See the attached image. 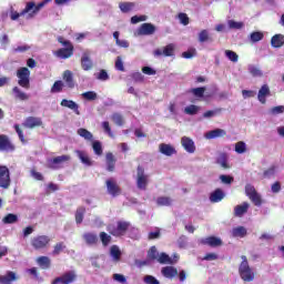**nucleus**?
I'll return each mask as SVG.
<instances>
[{
	"mask_svg": "<svg viewBox=\"0 0 284 284\" xmlns=\"http://www.w3.org/2000/svg\"><path fill=\"white\" fill-rule=\"evenodd\" d=\"M131 225L130 222L120 220L116 223L108 224L106 231L111 236L121 237L128 234Z\"/></svg>",
	"mask_w": 284,
	"mask_h": 284,
	"instance_id": "f257e3e1",
	"label": "nucleus"
},
{
	"mask_svg": "<svg viewBox=\"0 0 284 284\" xmlns=\"http://www.w3.org/2000/svg\"><path fill=\"white\" fill-rule=\"evenodd\" d=\"M270 94H271L270 85L263 84L258 90L257 100L260 101V103L265 105L267 103V97H270Z\"/></svg>",
	"mask_w": 284,
	"mask_h": 284,
	"instance_id": "6ab92c4d",
	"label": "nucleus"
},
{
	"mask_svg": "<svg viewBox=\"0 0 284 284\" xmlns=\"http://www.w3.org/2000/svg\"><path fill=\"white\" fill-rule=\"evenodd\" d=\"M227 24H229V28L231 30H241L244 26L243 22H237V21H234V20H229Z\"/></svg>",
	"mask_w": 284,
	"mask_h": 284,
	"instance_id": "bf43d9fd",
	"label": "nucleus"
},
{
	"mask_svg": "<svg viewBox=\"0 0 284 284\" xmlns=\"http://www.w3.org/2000/svg\"><path fill=\"white\" fill-rule=\"evenodd\" d=\"M82 239H84L87 245H97L99 243V236L95 233H84Z\"/></svg>",
	"mask_w": 284,
	"mask_h": 284,
	"instance_id": "7c9ffc66",
	"label": "nucleus"
},
{
	"mask_svg": "<svg viewBox=\"0 0 284 284\" xmlns=\"http://www.w3.org/2000/svg\"><path fill=\"white\" fill-rule=\"evenodd\" d=\"M201 245H209V247H221L223 240L216 236H209L200 240Z\"/></svg>",
	"mask_w": 284,
	"mask_h": 284,
	"instance_id": "dca6fc26",
	"label": "nucleus"
},
{
	"mask_svg": "<svg viewBox=\"0 0 284 284\" xmlns=\"http://www.w3.org/2000/svg\"><path fill=\"white\" fill-rule=\"evenodd\" d=\"M52 240L48 235H37L31 240L33 250H45Z\"/></svg>",
	"mask_w": 284,
	"mask_h": 284,
	"instance_id": "6e6552de",
	"label": "nucleus"
},
{
	"mask_svg": "<svg viewBox=\"0 0 284 284\" xmlns=\"http://www.w3.org/2000/svg\"><path fill=\"white\" fill-rule=\"evenodd\" d=\"M227 132L223 129H214L212 131H209L205 134V139L212 140V139H221L222 136H225Z\"/></svg>",
	"mask_w": 284,
	"mask_h": 284,
	"instance_id": "a878e982",
	"label": "nucleus"
},
{
	"mask_svg": "<svg viewBox=\"0 0 284 284\" xmlns=\"http://www.w3.org/2000/svg\"><path fill=\"white\" fill-rule=\"evenodd\" d=\"M225 57H227V59L230 61H232L233 63H236V61H239V54H236V52H234L232 50H226Z\"/></svg>",
	"mask_w": 284,
	"mask_h": 284,
	"instance_id": "e2e57ef3",
	"label": "nucleus"
},
{
	"mask_svg": "<svg viewBox=\"0 0 284 284\" xmlns=\"http://www.w3.org/2000/svg\"><path fill=\"white\" fill-rule=\"evenodd\" d=\"M30 12H26V9H23L20 13L18 11H14V10H11V13H10V19L11 21H17L19 19V17H24V14H28V19H30Z\"/></svg>",
	"mask_w": 284,
	"mask_h": 284,
	"instance_id": "8fccbe9b",
	"label": "nucleus"
},
{
	"mask_svg": "<svg viewBox=\"0 0 284 284\" xmlns=\"http://www.w3.org/2000/svg\"><path fill=\"white\" fill-rule=\"evenodd\" d=\"M235 152L237 154H245L247 152V146L245 145V142L240 141L235 144Z\"/></svg>",
	"mask_w": 284,
	"mask_h": 284,
	"instance_id": "4d7b16f0",
	"label": "nucleus"
},
{
	"mask_svg": "<svg viewBox=\"0 0 284 284\" xmlns=\"http://www.w3.org/2000/svg\"><path fill=\"white\" fill-rule=\"evenodd\" d=\"M271 114H273V116H276L277 114H283L284 113V105H277V106H273L270 110Z\"/></svg>",
	"mask_w": 284,
	"mask_h": 284,
	"instance_id": "338daca9",
	"label": "nucleus"
},
{
	"mask_svg": "<svg viewBox=\"0 0 284 284\" xmlns=\"http://www.w3.org/2000/svg\"><path fill=\"white\" fill-rule=\"evenodd\" d=\"M106 192L113 197L121 196V186L116 183V180L110 178L105 181Z\"/></svg>",
	"mask_w": 284,
	"mask_h": 284,
	"instance_id": "9b49d317",
	"label": "nucleus"
},
{
	"mask_svg": "<svg viewBox=\"0 0 284 284\" xmlns=\"http://www.w3.org/2000/svg\"><path fill=\"white\" fill-rule=\"evenodd\" d=\"M276 174V166L272 165L263 172L262 179H272Z\"/></svg>",
	"mask_w": 284,
	"mask_h": 284,
	"instance_id": "6e6d98bb",
	"label": "nucleus"
},
{
	"mask_svg": "<svg viewBox=\"0 0 284 284\" xmlns=\"http://www.w3.org/2000/svg\"><path fill=\"white\" fill-rule=\"evenodd\" d=\"M248 72L252 74V77H263V71H261V69L256 68L255 65H250Z\"/></svg>",
	"mask_w": 284,
	"mask_h": 284,
	"instance_id": "69168bd1",
	"label": "nucleus"
},
{
	"mask_svg": "<svg viewBox=\"0 0 284 284\" xmlns=\"http://www.w3.org/2000/svg\"><path fill=\"white\" fill-rule=\"evenodd\" d=\"M272 48H283L284 47V36L277 33L271 38Z\"/></svg>",
	"mask_w": 284,
	"mask_h": 284,
	"instance_id": "c756f323",
	"label": "nucleus"
},
{
	"mask_svg": "<svg viewBox=\"0 0 284 284\" xmlns=\"http://www.w3.org/2000/svg\"><path fill=\"white\" fill-rule=\"evenodd\" d=\"M184 112H185V114H190L191 116H193L194 114H197L199 106L191 104L184 109Z\"/></svg>",
	"mask_w": 284,
	"mask_h": 284,
	"instance_id": "680f3d73",
	"label": "nucleus"
},
{
	"mask_svg": "<svg viewBox=\"0 0 284 284\" xmlns=\"http://www.w3.org/2000/svg\"><path fill=\"white\" fill-rule=\"evenodd\" d=\"M62 79L67 87H69L71 90L74 89V74L70 70H65L62 74Z\"/></svg>",
	"mask_w": 284,
	"mask_h": 284,
	"instance_id": "b1692460",
	"label": "nucleus"
},
{
	"mask_svg": "<svg viewBox=\"0 0 284 284\" xmlns=\"http://www.w3.org/2000/svg\"><path fill=\"white\" fill-rule=\"evenodd\" d=\"M18 85L24 90H30V69L21 67L17 70Z\"/></svg>",
	"mask_w": 284,
	"mask_h": 284,
	"instance_id": "20e7f679",
	"label": "nucleus"
},
{
	"mask_svg": "<svg viewBox=\"0 0 284 284\" xmlns=\"http://www.w3.org/2000/svg\"><path fill=\"white\" fill-rule=\"evenodd\" d=\"M178 19L180 20V23H182V26H190V17H187V13H179Z\"/></svg>",
	"mask_w": 284,
	"mask_h": 284,
	"instance_id": "0e129e2a",
	"label": "nucleus"
},
{
	"mask_svg": "<svg viewBox=\"0 0 284 284\" xmlns=\"http://www.w3.org/2000/svg\"><path fill=\"white\" fill-rule=\"evenodd\" d=\"M245 194L256 207H261V205H263V199H261V195L258 194V192H256L254 185L246 184Z\"/></svg>",
	"mask_w": 284,
	"mask_h": 284,
	"instance_id": "0eeeda50",
	"label": "nucleus"
},
{
	"mask_svg": "<svg viewBox=\"0 0 284 284\" xmlns=\"http://www.w3.org/2000/svg\"><path fill=\"white\" fill-rule=\"evenodd\" d=\"M148 183H150V176L145 174V169L141 165L136 168V187L138 190H148Z\"/></svg>",
	"mask_w": 284,
	"mask_h": 284,
	"instance_id": "423d86ee",
	"label": "nucleus"
},
{
	"mask_svg": "<svg viewBox=\"0 0 284 284\" xmlns=\"http://www.w3.org/2000/svg\"><path fill=\"white\" fill-rule=\"evenodd\" d=\"M68 161H70V155L55 156L53 159L48 160V168L50 170H59V165H61V163H68Z\"/></svg>",
	"mask_w": 284,
	"mask_h": 284,
	"instance_id": "4468645a",
	"label": "nucleus"
},
{
	"mask_svg": "<svg viewBox=\"0 0 284 284\" xmlns=\"http://www.w3.org/2000/svg\"><path fill=\"white\" fill-rule=\"evenodd\" d=\"M206 41H210V32L204 29L199 33V42L205 43Z\"/></svg>",
	"mask_w": 284,
	"mask_h": 284,
	"instance_id": "13d9d810",
	"label": "nucleus"
},
{
	"mask_svg": "<svg viewBox=\"0 0 284 284\" xmlns=\"http://www.w3.org/2000/svg\"><path fill=\"white\" fill-rule=\"evenodd\" d=\"M156 32V27L152 23H142L139 28V34L142 37H149L150 34H154Z\"/></svg>",
	"mask_w": 284,
	"mask_h": 284,
	"instance_id": "f3484780",
	"label": "nucleus"
},
{
	"mask_svg": "<svg viewBox=\"0 0 284 284\" xmlns=\"http://www.w3.org/2000/svg\"><path fill=\"white\" fill-rule=\"evenodd\" d=\"M242 262L240 263L239 266V274L242 281L245 283H252L254 281V270L250 267V262L247 261V256L242 255L241 256Z\"/></svg>",
	"mask_w": 284,
	"mask_h": 284,
	"instance_id": "f03ea898",
	"label": "nucleus"
},
{
	"mask_svg": "<svg viewBox=\"0 0 284 284\" xmlns=\"http://www.w3.org/2000/svg\"><path fill=\"white\" fill-rule=\"evenodd\" d=\"M111 121H113V123L115 125H119L120 128L125 123V120L123 119V115H121V113H113L111 115Z\"/></svg>",
	"mask_w": 284,
	"mask_h": 284,
	"instance_id": "09e8293b",
	"label": "nucleus"
},
{
	"mask_svg": "<svg viewBox=\"0 0 284 284\" xmlns=\"http://www.w3.org/2000/svg\"><path fill=\"white\" fill-rule=\"evenodd\" d=\"M225 199V193L221 189H216L213 193L210 195L211 203H221V200Z\"/></svg>",
	"mask_w": 284,
	"mask_h": 284,
	"instance_id": "2f4dec72",
	"label": "nucleus"
},
{
	"mask_svg": "<svg viewBox=\"0 0 284 284\" xmlns=\"http://www.w3.org/2000/svg\"><path fill=\"white\" fill-rule=\"evenodd\" d=\"M158 263H161V265H174V261L166 253H161L159 255Z\"/></svg>",
	"mask_w": 284,
	"mask_h": 284,
	"instance_id": "58836bf2",
	"label": "nucleus"
},
{
	"mask_svg": "<svg viewBox=\"0 0 284 284\" xmlns=\"http://www.w3.org/2000/svg\"><path fill=\"white\" fill-rule=\"evenodd\" d=\"M65 250V243L59 242L53 246L52 255L53 256H59Z\"/></svg>",
	"mask_w": 284,
	"mask_h": 284,
	"instance_id": "864d4df0",
	"label": "nucleus"
},
{
	"mask_svg": "<svg viewBox=\"0 0 284 284\" xmlns=\"http://www.w3.org/2000/svg\"><path fill=\"white\" fill-rule=\"evenodd\" d=\"M232 236H234V239H245V236H247V230L245 226H237L232 230Z\"/></svg>",
	"mask_w": 284,
	"mask_h": 284,
	"instance_id": "f704fd0d",
	"label": "nucleus"
},
{
	"mask_svg": "<svg viewBox=\"0 0 284 284\" xmlns=\"http://www.w3.org/2000/svg\"><path fill=\"white\" fill-rule=\"evenodd\" d=\"M12 92L14 94V99H18L19 101H28V99H30V95L19 89V87H13Z\"/></svg>",
	"mask_w": 284,
	"mask_h": 284,
	"instance_id": "72a5a7b5",
	"label": "nucleus"
},
{
	"mask_svg": "<svg viewBox=\"0 0 284 284\" xmlns=\"http://www.w3.org/2000/svg\"><path fill=\"white\" fill-rule=\"evenodd\" d=\"M174 50H176V45L174 43H170L161 49H155L153 54L154 57H174Z\"/></svg>",
	"mask_w": 284,
	"mask_h": 284,
	"instance_id": "2eb2a0df",
	"label": "nucleus"
},
{
	"mask_svg": "<svg viewBox=\"0 0 284 284\" xmlns=\"http://www.w3.org/2000/svg\"><path fill=\"white\" fill-rule=\"evenodd\" d=\"M77 281V272L68 271L59 277H55L51 284H72Z\"/></svg>",
	"mask_w": 284,
	"mask_h": 284,
	"instance_id": "1a4fd4ad",
	"label": "nucleus"
},
{
	"mask_svg": "<svg viewBox=\"0 0 284 284\" xmlns=\"http://www.w3.org/2000/svg\"><path fill=\"white\" fill-rule=\"evenodd\" d=\"M216 163L217 165H221L223 170H230V164L227 163V154H220V156L216 159Z\"/></svg>",
	"mask_w": 284,
	"mask_h": 284,
	"instance_id": "79ce46f5",
	"label": "nucleus"
},
{
	"mask_svg": "<svg viewBox=\"0 0 284 284\" xmlns=\"http://www.w3.org/2000/svg\"><path fill=\"white\" fill-rule=\"evenodd\" d=\"M2 223H4V225H12L14 223H19V216L14 213H8L3 219H2Z\"/></svg>",
	"mask_w": 284,
	"mask_h": 284,
	"instance_id": "c9c22d12",
	"label": "nucleus"
},
{
	"mask_svg": "<svg viewBox=\"0 0 284 284\" xmlns=\"http://www.w3.org/2000/svg\"><path fill=\"white\" fill-rule=\"evenodd\" d=\"M43 120L37 116H28L22 123V128H27L28 130H34V128H42Z\"/></svg>",
	"mask_w": 284,
	"mask_h": 284,
	"instance_id": "ddd939ff",
	"label": "nucleus"
},
{
	"mask_svg": "<svg viewBox=\"0 0 284 284\" xmlns=\"http://www.w3.org/2000/svg\"><path fill=\"white\" fill-rule=\"evenodd\" d=\"M63 81L57 80L51 87V94H58L59 92H63Z\"/></svg>",
	"mask_w": 284,
	"mask_h": 284,
	"instance_id": "de8ad7c7",
	"label": "nucleus"
},
{
	"mask_svg": "<svg viewBox=\"0 0 284 284\" xmlns=\"http://www.w3.org/2000/svg\"><path fill=\"white\" fill-rule=\"evenodd\" d=\"M182 146L189 154H194L196 152V145H194V141L187 136H183L181 139Z\"/></svg>",
	"mask_w": 284,
	"mask_h": 284,
	"instance_id": "aec40b11",
	"label": "nucleus"
},
{
	"mask_svg": "<svg viewBox=\"0 0 284 284\" xmlns=\"http://www.w3.org/2000/svg\"><path fill=\"white\" fill-rule=\"evenodd\" d=\"M102 129L104 130L105 134H108L111 139H114V133H112V128L110 126V122L108 121L102 122Z\"/></svg>",
	"mask_w": 284,
	"mask_h": 284,
	"instance_id": "052dcab7",
	"label": "nucleus"
},
{
	"mask_svg": "<svg viewBox=\"0 0 284 284\" xmlns=\"http://www.w3.org/2000/svg\"><path fill=\"white\" fill-rule=\"evenodd\" d=\"M78 134L82 139H85V141H93L94 140V135L88 129H83V128L78 129Z\"/></svg>",
	"mask_w": 284,
	"mask_h": 284,
	"instance_id": "a19ab883",
	"label": "nucleus"
},
{
	"mask_svg": "<svg viewBox=\"0 0 284 284\" xmlns=\"http://www.w3.org/2000/svg\"><path fill=\"white\" fill-rule=\"evenodd\" d=\"M84 216H85V206H79L75 211L77 225H81V223H83Z\"/></svg>",
	"mask_w": 284,
	"mask_h": 284,
	"instance_id": "4c0bfd02",
	"label": "nucleus"
},
{
	"mask_svg": "<svg viewBox=\"0 0 284 284\" xmlns=\"http://www.w3.org/2000/svg\"><path fill=\"white\" fill-rule=\"evenodd\" d=\"M250 210V203L243 202L241 205H236L234 207V216H243L244 214H247V211Z\"/></svg>",
	"mask_w": 284,
	"mask_h": 284,
	"instance_id": "c85d7f7f",
	"label": "nucleus"
},
{
	"mask_svg": "<svg viewBox=\"0 0 284 284\" xmlns=\"http://www.w3.org/2000/svg\"><path fill=\"white\" fill-rule=\"evenodd\" d=\"M205 87H200V88H194L191 89L190 92L191 94L195 95L197 99H203V97L205 95Z\"/></svg>",
	"mask_w": 284,
	"mask_h": 284,
	"instance_id": "3c124183",
	"label": "nucleus"
},
{
	"mask_svg": "<svg viewBox=\"0 0 284 284\" xmlns=\"http://www.w3.org/2000/svg\"><path fill=\"white\" fill-rule=\"evenodd\" d=\"M143 282L145 284H161V282H159V280H156V277L152 276V275H146L144 276Z\"/></svg>",
	"mask_w": 284,
	"mask_h": 284,
	"instance_id": "774afa93",
	"label": "nucleus"
},
{
	"mask_svg": "<svg viewBox=\"0 0 284 284\" xmlns=\"http://www.w3.org/2000/svg\"><path fill=\"white\" fill-rule=\"evenodd\" d=\"M93 67H94V63H92V60L90 59V55L88 53H83V55L81 58V68H82V70L88 72V71L92 70Z\"/></svg>",
	"mask_w": 284,
	"mask_h": 284,
	"instance_id": "393cba45",
	"label": "nucleus"
},
{
	"mask_svg": "<svg viewBox=\"0 0 284 284\" xmlns=\"http://www.w3.org/2000/svg\"><path fill=\"white\" fill-rule=\"evenodd\" d=\"M162 275L165 278H174L175 276H179V270L174 266H165L162 268Z\"/></svg>",
	"mask_w": 284,
	"mask_h": 284,
	"instance_id": "cd10ccee",
	"label": "nucleus"
},
{
	"mask_svg": "<svg viewBox=\"0 0 284 284\" xmlns=\"http://www.w3.org/2000/svg\"><path fill=\"white\" fill-rule=\"evenodd\" d=\"M58 43L64 45V48L58 49L54 52V57L58 59H70L74 54V45L70 40L63 39V37H58Z\"/></svg>",
	"mask_w": 284,
	"mask_h": 284,
	"instance_id": "7ed1b4c3",
	"label": "nucleus"
},
{
	"mask_svg": "<svg viewBox=\"0 0 284 284\" xmlns=\"http://www.w3.org/2000/svg\"><path fill=\"white\" fill-rule=\"evenodd\" d=\"M50 1L52 0H43L38 4L34 1H29L24 7V12H30L29 19H34V17H37V14H39V12L41 11V8H44L47 3H50Z\"/></svg>",
	"mask_w": 284,
	"mask_h": 284,
	"instance_id": "39448f33",
	"label": "nucleus"
},
{
	"mask_svg": "<svg viewBox=\"0 0 284 284\" xmlns=\"http://www.w3.org/2000/svg\"><path fill=\"white\" fill-rule=\"evenodd\" d=\"M148 258L149 261H159V251L156 250V246H151L148 252Z\"/></svg>",
	"mask_w": 284,
	"mask_h": 284,
	"instance_id": "603ef678",
	"label": "nucleus"
},
{
	"mask_svg": "<svg viewBox=\"0 0 284 284\" xmlns=\"http://www.w3.org/2000/svg\"><path fill=\"white\" fill-rule=\"evenodd\" d=\"M37 263L41 270H50V265H52V262L50 261V257L48 256H39L37 258Z\"/></svg>",
	"mask_w": 284,
	"mask_h": 284,
	"instance_id": "473e14b6",
	"label": "nucleus"
},
{
	"mask_svg": "<svg viewBox=\"0 0 284 284\" xmlns=\"http://www.w3.org/2000/svg\"><path fill=\"white\" fill-rule=\"evenodd\" d=\"M134 2H120L119 8L121 12L128 13L134 10Z\"/></svg>",
	"mask_w": 284,
	"mask_h": 284,
	"instance_id": "c03bdc74",
	"label": "nucleus"
},
{
	"mask_svg": "<svg viewBox=\"0 0 284 284\" xmlns=\"http://www.w3.org/2000/svg\"><path fill=\"white\" fill-rule=\"evenodd\" d=\"M105 163H106V170L108 172H114L116 168V158L112 152H108L105 154Z\"/></svg>",
	"mask_w": 284,
	"mask_h": 284,
	"instance_id": "412c9836",
	"label": "nucleus"
},
{
	"mask_svg": "<svg viewBox=\"0 0 284 284\" xmlns=\"http://www.w3.org/2000/svg\"><path fill=\"white\" fill-rule=\"evenodd\" d=\"M159 150L161 154H164V156H172L176 154V149H174V146H172L171 144L161 143L159 145Z\"/></svg>",
	"mask_w": 284,
	"mask_h": 284,
	"instance_id": "5701e85b",
	"label": "nucleus"
},
{
	"mask_svg": "<svg viewBox=\"0 0 284 284\" xmlns=\"http://www.w3.org/2000/svg\"><path fill=\"white\" fill-rule=\"evenodd\" d=\"M17 278V273L9 271L6 275L0 276V284H12Z\"/></svg>",
	"mask_w": 284,
	"mask_h": 284,
	"instance_id": "bb28decb",
	"label": "nucleus"
},
{
	"mask_svg": "<svg viewBox=\"0 0 284 284\" xmlns=\"http://www.w3.org/2000/svg\"><path fill=\"white\" fill-rule=\"evenodd\" d=\"M10 183V169L6 165H0V187H2V190H8Z\"/></svg>",
	"mask_w": 284,
	"mask_h": 284,
	"instance_id": "9d476101",
	"label": "nucleus"
},
{
	"mask_svg": "<svg viewBox=\"0 0 284 284\" xmlns=\"http://www.w3.org/2000/svg\"><path fill=\"white\" fill-rule=\"evenodd\" d=\"M265 34L262 31H254L250 34V39L252 43H258V41H263Z\"/></svg>",
	"mask_w": 284,
	"mask_h": 284,
	"instance_id": "49530a36",
	"label": "nucleus"
},
{
	"mask_svg": "<svg viewBox=\"0 0 284 284\" xmlns=\"http://www.w3.org/2000/svg\"><path fill=\"white\" fill-rule=\"evenodd\" d=\"M82 99H84L85 101H97V99H99V95L94 91H87L82 93Z\"/></svg>",
	"mask_w": 284,
	"mask_h": 284,
	"instance_id": "5fc2aeb1",
	"label": "nucleus"
},
{
	"mask_svg": "<svg viewBox=\"0 0 284 284\" xmlns=\"http://www.w3.org/2000/svg\"><path fill=\"white\" fill-rule=\"evenodd\" d=\"M17 146L7 134H0V152H14Z\"/></svg>",
	"mask_w": 284,
	"mask_h": 284,
	"instance_id": "f8f14e48",
	"label": "nucleus"
},
{
	"mask_svg": "<svg viewBox=\"0 0 284 284\" xmlns=\"http://www.w3.org/2000/svg\"><path fill=\"white\" fill-rule=\"evenodd\" d=\"M156 204L160 206V207H170V205H172V197L170 196H160L156 199Z\"/></svg>",
	"mask_w": 284,
	"mask_h": 284,
	"instance_id": "37998d69",
	"label": "nucleus"
},
{
	"mask_svg": "<svg viewBox=\"0 0 284 284\" xmlns=\"http://www.w3.org/2000/svg\"><path fill=\"white\" fill-rule=\"evenodd\" d=\"M92 150L97 156L103 155V145L101 144V141L95 140L92 142Z\"/></svg>",
	"mask_w": 284,
	"mask_h": 284,
	"instance_id": "a18cd8bd",
	"label": "nucleus"
},
{
	"mask_svg": "<svg viewBox=\"0 0 284 284\" xmlns=\"http://www.w3.org/2000/svg\"><path fill=\"white\" fill-rule=\"evenodd\" d=\"M99 239H100L103 247H108V245H110V243H112V235L108 234L104 231L100 232Z\"/></svg>",
	"mask_w": 284,
	"mask_h": 284,
	"instance_id": "ea45409f",
	"label": "nucleus"
},
{
	"mask_svg": "<svg viewBox=\"0 0 284 284\" xmlns=\"http://www.w3.org/2000/svg\"><path fill=\"white\" fill-rule=\"evenodd\" d=\"M60 105L62 108H68L69 110H72L77 116H81V111H79V104L74 102L73 100L63 99L60 102Z\"/></svg>",
	"mask_w": 284,
	"mask_h": 284,
	"instance_id": "a211bd4d",
	"label": "nucleus"
},
{
	"mask_svg": "<svg viewBox=\"0 0 284 284\" xmlns=\"http://www.w3.org/2000/svg\"><path fill=\"white\" fill-rule=\"evenodd\" d=\"M110 256L115 263H119V261H121V248H119L118 245H112L110 248Z\"/></svg>",
	"mask_w": 284,
	"mask_h": 284,
	"instance_id": "e433bc0d",
	"label": "nucleus"
},
{
	"mask_svg": "<svg viewBox=\"0 0 284 284\" xmlns=\"http://www.w3.org/2000/svg\"><path fill=\"white\" fill-rule=\"evenodd\" d=\"M75 154L78 159L81 161V163H83V165H87V168H91L92 160L90 159V155H88V152L75 150Z\"/></svg>",
	"mask_w": 284,
	"mask_h": 284,
	"instance_id": "4be33fe9",
	"label": "nucleus"
}]
</instances>
